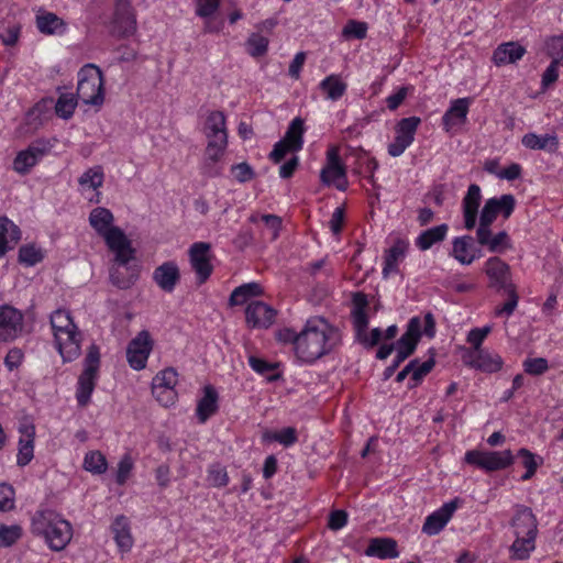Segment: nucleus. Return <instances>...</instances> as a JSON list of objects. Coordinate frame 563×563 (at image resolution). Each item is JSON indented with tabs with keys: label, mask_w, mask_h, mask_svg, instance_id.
<instances>
[{
	"label": "nucleus",
	"mask_w": 563,
	"mask_h": 563,
	"mask_svg": "<svg viewBox=\"0 0 563 563\" xmlns=\"http://www.w3.org/2000/svg\"><path fill=\"white\" fill-rule=\"evenodd\" d=\"M339 341L338 331L323 318L313 317L306 321L299 332L296 356L306 363H313L328 354Z\"/></svg>",
	"instance_id": "1"
},
{
	"label": "nucleus",
	"mask_w": 563,
	"mask_h": 563,
	"mask_svg": "<svg viewBox=\"0 0 563 563\" xmlns=\"http://www.w3.org/2000/svg\"><path fill=\"white\" fill-rule=\"evenodd\" d=\"M203 133L207 139V146L201 170L208 177H218L222 173L220 162L228 147V131L222 111L210 112L205 123Z\"/></svg>",
	"instance_id": "2"
},
{
	"label": "nucleus",
	"mask_w": 563,
	"mask_h": 563,
	"mask_svg": "<svg viewBox=\"0 0 563 563\" xmlns=\"http://www.w3.org/2000/svg\"><path fill=\"white\" fill-rule=\"evenodd\" d=\"M31 532L36 537H43L52 551H62L71 541L73 527L54 510H38L32 517Z\"/></svg>",
	"instance_id": "3"
},
{
	"label": "nucleus",
	"mask_w": 563,
	"mask_h": 563,
	"mask_svg": "<svg viewBox=\"0 0 563 563\" xmlns=\"http://www.w3.org/2000/svg\"><path fill=\"white\" fill-rule=\"evenodd\" d=\"M56 347L64 362H71L80 354V333L66 310L57 309L51 314Z\"/></svg>",
	"instance_id": "4"
},
{
	"label": "nucleus",
	"mask_w": 563,
	"mask_h": 563,
	"mask_svg": "<svg viewBox=\"0 0 563 563\" xmlns=\"http://www.w3.org/2000/svg\"><path fill=\"white\" fill-rule=\"evenodd\" d=\"M76 96L85 104L101 106L103 103V77L98 66L87 64L80 68Z\"/></svg>",
	"instance_id": "5"
},
{
	"label": "nucleus",
	"mask_w": 563,
	"mask_h": 563,
	"mask_svg": "<svg viewBox=\"0 0 563 563\" xmlns=\"http://www.w3.org/2000/svg\"><path fill=\"white\" fill-rule=\"evenodd\" d=\"M85 368L78 377L76 399L80 407H86L96 387L100 365L99 347L92 344L85 357Z\"/></svg>",
	"instance_id": "6"
},
{
	"label": "nucleus",
	"mask_w": 563,
	"mask_h": 563,
	"mask_svg": "<svg viewBox=\"0 0 563 563\" xmlns=\"http://www.w3.org/2000/svg\"><path fill=\"white\" fill-rule=\"evenodd\" d=\"M421 338V321L418 317L409 320L406 332L397 341V355L394 363L384 372V379L393 376L398 366L408 358L413 352Z\"/></svg>",
	"instance_id": "7"
},
{
	"label": "nucleus",
	"mask_w": 563,
	"mask_h": 563,
	"mask_svg": "<svg viewBox=\"0 0 563 563\" xmlns=\"http://www.w3.org/2000/svg\"><path fill=\"white\" fill-rule=\"evenodd\" d=\"M465 462L475 465L486 472L504 470L514 463V455L510 450L498 451H478L471 450L465 453Z\"/></svg>",
	"instance_id": "8"
},
{
	"label": "nucleus",
	"mask_w": 563,
	"mask_h": 563,
	"mask_svg": "<svg viewBox=\"0 0 563 563\" xmlns=\"http://www.w3.org/2000/svg\"><path fill=\"white\" fill-rule=\"evenodd\" d=\"M110 32L122 38L136 32V15L129 0H115Z\"/></svg>",
	"instance_id": "9"
},
{
	"label": "nucleus",
	"mask_w": 563,
	"mask_h": 563,
	"mask_svg": "<svg viewBox=\"0 0 563 563\" xmlns=\"http://www.w3.org/2000/svg\"><path fill=\"white\" fill-rule=\"evenodd\" d=\"M176 384L177 372L172 367L161 371L153 378L152 394L162 406L168 407L175 402L177 397Z\"/></svg>",
	"instance_id": "10"
},
{
	"label": "nucleus",
	"mask_w": 563,
	"mask_h": 563,
	"mask_svg": "<svg viewBox=\"0 0 563 563\" xmlns=\"http://www.w3.org/2000/svg\"><path fill=\"white\" fill-rule=\"evenodd\" d=\"M102 238L107 246L114 253L113 261L120 264H126L128 261H134L135 250L132 247L131 241L119 227H111Z\"/></svg>",
	"instance_id": "11"
},
{
	"label": "nucleus",
	"mask_w": 563,
	"mask_h": 563,
	"mask_svg": "<svg viewBox=\"0 0 563 563\" xmlns=\"http://www.w3.org/2000/svg\"><path fill=\"white\" fill-rule=\"evenodd\" d=\"M516 199L512 195L506 194L500 198H490L486 200L481 216L478 227H490L496 220L498 213L508 219L515 210Z\"/></svg>",
	"instance_id": "12"
},
{
	"label": "nucleus",
	"mask_w": 563,
	"mask_h": 563,
	"mask_svg": "<svg viewBox=\"0 0 563 563\" xmlns=\"http://www.w3.org/2000/svg\"><path fill=\"white\" fill-rule=\"evenodd\" d=\"M153 349L150 332L142 330L131 340L126 347V358L133 369L140 371L146 366L147 358Z\"/></svg>",
	"instance_id": "13"
},
{
	"label": "nucleus",
	"mask_w": 563,
	"mask_h": 563,
	"mask_svg": "<svg viewBox=\"0 0 563 563\" xmlns=\"http://www.w3.org/2000/svg\"><path fill=\"white\" fill-rule=\"evenodd\" d=\"M485 273L489 278V287L497 291H508L516 288L510 278V267L497 256L490 257L485 264Z\"/></svg>",
	"instance_id": "14"
},
{
	"label": "nucleus",
	"mask_w": 563,
	"mask_h": 563,
	"mask_svg": "<svg viewBox=\"0 0 563 563\" xmlns=\"http://www.w3.org/2000/svg\"><path fill=\"white\" fill-rule=\"evenodd\" d=\"M23 329V314L9 305L0 306V340H14Z\"/></svg>",
	"instance_id": "15"
},
{
	"label": "nucleus",
	"mask_w": 563,
	"mask_h": 563,
	"mask_svg": "<svg viewBox=\"0 0 563 563\" xmlns=\"http://www.w3.org/2000/svg\"><path fill=\"white\" fill-rule=\"evenodd\" d=\"M209 251L210 244L206 242L194 243L189 249L190 264L197 274L199 285L207 282L213 269Z\"/></svg>",
	"instance_id": "16"
},
{
	"label": "nucleus",
	"mask_w": 563,
	"mask_h": 563,
	"mask_svg": "<svg viewBox=\"0 0 563 563\" xmlns=\"http://www.w3.org/2000/svg\"><path fill=\"white\" fill-rule=\"evenodd\" d=\"M140 276V265L134 261H128L126 264H120L113 261L110 267V280L113 286L120 289L131 288Z\"/></svg>",
	"instance_id": "17"
},
{
	"label": "nucleus",
	"mask_w": 563,
	"mask_h": 563,
	"mask_svg": "<svg viewBox=\"0 0 563 563\" xmlns=\"http://www.w3.org/2000/svg\"><path fill=\"white\" fill-rule=\"evenodd\" d=\"M276 310L263 301H252L245 309L246 322L252 328L267 329L276 317Z\"/></svg>",
	"instance_id": "18"
},
{
	"label": "nucleus",
	"mask_w": 563,
	"mask_h": 563,
	"mask_svg": "<svg viewBox=\"0 0 563 563\" xmlns=\"http://www.w3.org/2000/svg\"><path fill=\"white\" fill-rule=\"evenodd\" d=\"M459 498L445 503L440 509L429 515L422 526V532L427 536L440 533L457 509Z\"/></svg>",
	"instance_id": "19"
},
{
	"label": "nucleus",
	"mask_w": 563,
	"mask_h": 563,
	"mask_svg": "<svg viewBox=\"0 0 563 563\" xmlns=\"http://www.w3.org/2000/svg\"><path fill=\"white\" fill-rule=\"evenodd\" d=\"M154 283L165 292H173L180 282V271L174 261H167L153 272Z\"/></svg>",
	"instance_id": "20"
},
{
	"label": "nucleus",
	"mask_w": 563,
	"mask_h": 563,
	"mask_svg": "<svg viewBox=\"0 0 563 563\" xmlns=\"http://www.w3.org/2000/svg\"><path fill=\"white\" fill-rule=\"evenodd\" d=\"M476 240L479 245L487 247L492 253H504L511 249L510 238L506 231H500L493 235L490 227H478L476 230Z\"/></svg>",
	"instance_id": "21"
},
{
	"label": "nucleus",
	"mask_w": 563,
	"mask_h": 563,
	"mask_svg": "<svg viewBox=\"0 0 563 563\" xmlns=\"http://www.w3.org/2000/svg\"><path fill=\"white\" fill-rule=\"evenodd\" d=\"M481 200L482 195L479 186L476 184L470 185L467 192L462 201L464 224L467 230L473 229L476 224Z\"/></svg>",
	"instance_id": "22"
},
{
	"label": "nucleus",
	"mask_w": 563,
	"mask_h": 563,
	"mask_svg": "<svg viewBox=\"0 0 563 563\" xmlns=\"http://www.w3.org/2000/svg\"><path fill=\"white\" fill-rule=\"evenodd\" d=\"M511 526L515 536H528L538 533V521L532 510L526 506H518L512 518Z\"/></svg>",
	"instance_id": "23"
},
{
	"label": "nucleus",
	"mask_w": 563,
	"mask_h": 563,
	"mask_svg": "<svg viewBox=\"0 0 563 563\" xmlns=\"http://www.w3.org/2000/svg\"><path fill=\"white\" fill-rule=\"evenodd\" d=\"M352 318L353 324L356 331L357 338H361L362 333L367 330L368 317L366 308L368 306L367 296L364 292L357 291L352 294Z\"/></svg>",
	"instance_id": "24"
},
{
	"label": "nucleus",
	"mask_w": 563,
	"mask_h": 563,
	"mask_svg": "<svg viewBox=\"0 0 563 563\" xmlns=\"http://www.w3.org/2000/svg\"><path fill=\"white\" fill-rule=\"evenodd\" d=\"M474 368L486 373H495L501 368L503 360L499 355H493L486 350L474 351L466 362Z\"/></svg>",
	"instance_id": "25"
},
{
	"label": "nucleus",
	"mask_w": 563,
	"mask_h": 563,
	"mask_svg": "<svg viewBox=\"0 0 563 563\" xmlns=\"http://www.w3.org/2000/svg\"><path fill=\"white\" fill-rule=\"evenodd\" d=\"M367 556L379 559H396L399 556L397 542L391 538H373L365 550Z\"/></svg>",
	"instance_id": "26"
},
{
	"label": "nucleus",
	"mask_w": 563,
	"mask_h": 563,
	"mask_svg": "<svg viewBox=\"0 0 563 563\" xmlns=\"http://www.w3.org/2000/svg\"><path fill=\"white\" fill-rule=\"evenodd\" d=\"M468 106L470 100L467 98H460L452 102L451 107L442 118V123L446 131H450L453 126L463 124L466 121Z\"/></svg>",
	"instance_id": "27"
},
{
	"label": "nucleus",
	"mask_w": 563,
	"mask_h": 563,
	"mask_svg": "<svg viewBox=\"0 0 563 563\" xmlns=\"http://www.w3.org/2000/svg\"><path fill=\"white\" fill-rule=\"evenodd\" d=\"M521 143L525 147L533 151H545L554 153L559 146L558 136L552 134L538 135L536 133H527L522 136Z\"/></svg>",
	"instance_id": "28"
},
{
	"label": "nucleus",
	"mask_w": 563,
	"mask_h": 563,
	"mask_svg": "<svg viewBox=\"0 0 563 563\" xmlns=\"http://www.w3.org/2000/svg\"><path fill=\"white\" fill-rule=\"evenodd\" d=\"M203 396L198 400L196 413L198 420L205 423L218 410V393L213 386L208 385L203 388Z\"/></svg>",
	"instance_id": "29"
},
{
	"label": "nucleus",
	"mask_w": 563,
	"mask_h": 563,
	"mask_svg": "<svg viewBox=\"0 0 563 563\" xmlns=\"http://www.w3.org/2000/svg\"><path fill=\"white\" fill-rule=\"evenodd\" d=\"M526 53L523 46L516 42H508L499 45L494 54L493 60L497 66L512 64L519 60Z\"/></svg>",
	"instance_id": "30"
},
{
	"label": "nucleus",
	"mask_w": 563,
	"mask_h": 563,
	"mask_svg": "<svg viewBox=\"0 0 563 563\" xmlns=\"http://www.w3.org/2000/svg\"><path fill=\"white\" fill-rule=\"evenodd\" d=\"M474 249V239L471 235L455 238L453 241L452 254L456 261L463 265H470L476 260Z\"/></svg>",
	"instance_id": "31"
},
{
	"label": "nucleus",
	"mask_w": 563,
	"mask_h": 563,
	"mask_svg": "<svg viewBox=\"0 0 563 563\" xmlns=\"http://www.w3.org/2000/svg\"><path fill=\"white\" fill-rule=\"evenodd\" d=\"M111 530L114 534V540L118 547L122 551H129L132 548L133 539L130 532L128 518L124 516H118L111 526Z\"/></svg>",
	"instance_id": "32"
},
{
	"label": "nucleus",
	"mask_w": 563,
	"mask_h": 563,
	"mask_svg": "<svg viewBox=\"0 0 563 563\" xmlns=\"http://www.w3.org/2000/svg\"><path fill=\"white\" fill-rule=\"evenodd\" d=\"M449 227L448 224H440L428 229L420 233V235L416 240V245L421 251H427L431 249L434 244L443 241L446 236Z\"/></svg>",
	"instance_id": "33"
},
{
	"label": "nucleus",
	"mask_w": 563,
	"mask_h": 563,
	"mask_svg": "<svg viewBox=\"0 0 563 563\" xmlns=\"http://www.w3.org/2000/svg\"><path fill=\"white\" fill-rule=\"evenodd\" d=\"M303 133L305 121L300 117H297L290 122L282 141L290 145L292 153L299 152L303 145Z\"/></svg>",
	"instance_id": "34"
},
{
	"label": "nucleus",
	"mask_w": 563,
	"mask_h": 563,
	"mask_svg": "<svg viewBox=\"0 0 563 563\" xmlns=\"http://www.w3.org/2000/svg\"><path fill=\"white\" fill-rule=\"evenodd\" d=\"M114 218L112 212L102 207L95 208L89 214V223L99 235L110 231Z\"/></svg>",
	"instance_id": "35"
},
{
	"label": "nucleus",
	"mask_w": 563,
	"mask_h": 563,
	"mask_svg": "<svg viewBox=\"0 0 563 563\" xmlns=\"http://www.w3.org/2000/svg\"><path fill=\"white\" fill-rule=\"evenodd\" d=\"M319 88L328 99L335 101L345 93L347 86L340 76L330 75L320 82Z\"/></svg>",
	"instance_id": "36"
},
{
	"label": "nucleus",
	"mask_w": 563,
	"mask_h": 563,
	"mask_svg": "<svg viewBox=\"0 0 563 563\" xmlns=\"http://www.w3.org/2000/svg\"><path fill=\"white\" fill-rule=\"evenodd\" d=\"M36 25L43 34H62L65 31L64 21L54 13L37 15Z\"/></svg>",
	"instance_id": "37"
},
{
	"label": "nucleus",
	"mask_w": 563,
	"mask_h": 563,
	"mask_svg": "<svg viewBox=\"0 0 563 563\" xmlns=\"http://www.w3.org/2000/svg\"><path fill=\"white\" fill-rule=\"evenodd\" d=\"M537 534L528 536H516L510 551L512 552L511 558L515 560H526L529 558L530 552L534 550V541Z\"/></svg>",
	"instance_id": "38"
},
{
	"label": "nucleus",
	"mask_w": 563,
	"mask_h": 563,
	"mask_svg": "<svg viewBox=\"0 0 563 563\" xmlns=\"http://www.w3.org/2000/svg\"><path fill=\"white\" fill-rule=\"evenodd\" d=\"M262 294V288L257 283H247L236 287L230 295V305L238 306L246 301L247 298Z\"/></svg>",
	"instance_id": "39"
},
{
	"label": "nucleus",
	"mask_w": 563,
	"mask_h": 563,
	"mask_svg": "<svg viewBox=\"0 0 563 563\" xmlns=\"http://www.w3.org/2000/svg\"><path fill=\"white\" fill-rule=\"evenodd\" d=\"M407 244L398 240L387 252L383 268V275L387 277L391 272L397 271V262L405 255Z\"/></svg>",
	"instance_id": "40"
},
{
	"label": "nucleus",
	"mask_w": 563,
	"mask_h": 563,
	"mask_svg": "<svg viewBox=\"0 0 563 563\" xmlns=\"http://www.w3.org/2000/svg\"><path fill=\"white\" fill-rule=\"evenodd\" d=\"M321 181L325 185L334 184L336 189L344 191L347 188L346 168L342 165V175L336 173L333 166H325L320 174Z\"/></svg>",
	"instance_id": "41"
},
{
	"label": "nucleus",
	"mask_w": 563,
	"mask_h": 563,
	"mask_svg": "<svg viewBox=\"0 0 563 563\" xmlns=\"http://www.w3.org/2000/svg\"><path fill=\"white\" fill-rule=\"evenodd\" d=\"M26 440H20L19 454L16 459V463L20 466L27 465L33 459V438H34V427L26 429Z\"/></svg>",
	"instance_id": "42"
},
{
	"label": "nucleus",
	"mask_w": 563,
	"mask_h": 563,
	"mask_svg": "<svg viewBox=\"0 0 563 563\" xmlns=\"http://www.w3.org/2000/svg\"><path fill=\"white\" fill-rule=\"evenodd\" d=\"M103 170L101 166H95L86 170L78 179V183L82 187H89L98 189L103 184Z\"/></svg>",
	"instance_id": "43"
},
{
	"label": "nucleus",
	"mask_w": 563,
	"mask_h": 563,
	"mask_svg": "<svg viewBox=\"0 0 563 563\" xmlns=\"http://www.w3.org/2000/svg\"><path fill=\"white\" fill-rule=\"evenodd\" d=\"M517 456L521 459L522 465L526 467V473L521 476V481L530 479L537 472V468L542 463V459L537 460L536 455L527 449H520Z\"/></svg>",
	"instance_id": "44"
},
{
	"label": "nucleus",
	"mask_w": 563,
	"mask_h": 563,
	"mask_svg": "<svg viewBox=\"0 0 563 563\" xmlns=\"http://www.w3.org/2000/svg\"><path fill=\"white\" fill-rule=\"evenodd\" d=\"M264 440L276 441L284 446H290L297 442V430L292 427H287L277 432L264 433Z\"/></svg>",
	"instance_id": "45"
},
{
	"label": "nucleus",
	"mask_w": 563,
	"mask_h": 563,
	"mask_svg": "<svg viewBox=\"0 0 563 563\" xmlns=\"http://www.w3.org/2000/svg\"><path fill=\"white\" fill-rule=\"evenodd\" d=\"M420 122L421 120L418 117L404 118L396 125V134L410 140V143H412Z\"/></svg>",
	"instance_id": "46"
},
{
	"label": "nucleus",
	"mask_w": 563,
	"mask_h": 563,
	"mask_svg": "<svg viewBox=\"0 0 563 563\" xmlns=\"http://www.w3.org/2000/svg\"><path fill=\"white\" fill-rule=\"evenodd\" d=\"M77 99L73 93H63L59 96L56 104V114L63 119H69L76 108Z\"/></svg>",
	"instance_id": "47"
},
{
	"label": "nucleus",
	"mask_w": 563,
	"mask_h": 563,
	"mask_svg": "<svg viewBox=\"0 0 563 563\" xmlns=\"http://www.w3.org/2000/svg\"><path fill=\"white\" fill-rule=\"evenodd\" d=\"M84 467L93 474H102L107 470V460L100 452H90L85 456Z\"/></svg>",
	"instance_id": "48"
},
{
	"label": "nucleus",
	"mask_w": 563,
	"mask_h": 563,
	"mask_svg": "<svg viewBox=\"0 0 563 563\" xmlns=\"http://www.w3.org/2000/svg\"><path fill=\"white\" fill-rule=\"evenodd\" d=\"M34 157L27 150L19 152L13 161V169L21 175L27 174L37 164Z\"/></svg>",
	"instance_id": "49"
},
{
	"label": "nucleus",
	"mask_w": 563,
	"mask_h": 563,
	"mask_svg": "<svg viewBox=\"0 0 563 563\" xmlns=\"http://www.w3.org/2000/svg\"><path fill=\"white\" fill-rule=\"evenodd\" d=\"M246 45L251 56L260 57L267 52L268 38L258 33H253L249 37Z\"/></svg>",
	"instance_id": "50"
},
{
	"label": "nucleus",
	"mask_w": 563,
	"mask_h": 563,
	"mask_svg": "<svg viewBox=\"0 0 563 563\" xmlns=\"http://www.w3.org/2000/svg\"><path fill=\"white\" fill-rule=\"evenodd\" d=\"M430 353L431 356L426 362L421 364L418 362V365L413 367L411 380H413L415 384L410 385V388L417 386L422 380V378L427 376L434 367L435 361L433 350H430Z\"/></svg>",
	"instance_id": "51"
},
{
	"label": "nucleus",
	"mask_w": 563,
	"mask_h": 563,
	"mask_svg": "<svg viewBox=\"0 0 563 563\" xmlns=\"http://www.w3.org/2000/svg\"><path fill=\"white\" fill-rule=\"evenodd\" d=\"M43 260V255L40 250L35 249L34 245H23L19 250V262L26 266H33Z\"/></svg>",
	"instance_id": "52"
},
{
	"label": "nucleus",
	"mask_w": 563,
	"mask_h": 563,
	"mask_svg": "<svg viewBox=\"0 0 563 563\" xmlns=\"http://www.w3.org/2000/svg\"><path fill=\"white\" fill-rule=\"evenodd\" d=\"M22 536V529L20 526H1L0 527V545L11 547Z\"/></svg>",
	"instance_id": "53"
},
{
	"label": "nucleus",
	"mask_w": 563,
	"mask_h": 563,
	"mask_svg": "<svg viewBox=\"0 0 563 563\" xmlns=\"http://www.w3.org/2000/svg\"><path fill=\"white\" fill-rule=\"evenodd\" d=\"M0 225L3 229V234L8 239V245L12 243V247L21 240V230L7 217L0 218Z\"/></svg>",
	"instance_id": "54"
},
{
	"label": "nucleus",
	"mask_w": 563,
	"mask_h": 563,
	"mask_svg": "<svg viewBox=\"0 0 563 563\" xmlns=\"http://www.w3.org/2000/svg\"><path fill=\"white\" fill-rule=\"evenodd\" d=\"M233 177L241 184L247 183L255 177V172L246 162L239 163L231 166Z\"/></svg>",
	"instance_id": "55"
},
{
	"label": "nucleus",
	"mask_w": 563,
	"mask_h": 563,
	"mask_svg": "<svg viewBox=\"0 0 563 563\" xmlns=\"http://www.w3.org/2000/svg\"><path fill=\"white\" fill-rule=\"evenodd\" d=\"M208 481L213 487H223L229 483V476L224 468L219 465L211 466L208 472Z\"/></svg>",
	"instance_id": "56"
},
{
	"label": "nucleus",
	"mask_w": 563,
	"mask_h": 563,
	"mask_svg": "<svg viewBox=\"0 0 563 563\" xmlns=\"http://www.w3.org/2000/svg\"><path fill=\"white\" fill-rule=\"evenodd\" d=\"M261 219L269 233V240L273 242L279 236L282 229V218L275 214H263Z\"/></svg>",
	"instance_id": "57"
},
{
	"label": "nucleus",
	"mask_w": 563,
	"mask_h": 563,
	"mask_svg": "<svg viewBox=\"0 0 563 563\" xmlns=\"http://www.w3.org/2000/svg\"><path fill=\"white\" fill-rule=\"evenodd\" d=\"M367 25L364 22L350 20L343 29L344 36H353L355 38H364L366 36Z\"/></svg>",
	"instance_id": "58"
},
{
	"label": "nucleus",
	"mask_w": 563,
	"mask_h": 563,
	"mask_svg": "<svg viewBox=\"0 0 563 563\" xmlns=\"http://www.w3.org/2000/svg\"><path fill=\"white\" fill-rule=\"evenodd\" d=\"M526 373L530 375H541L548 369V361L543 357L528 358L523 363Z\"/></svg>",
	"instance_id": "59"
},
{
	"label": "nucleus",
	"mask_w": 563,
	"mask_h": 563,
	"mask_svg": "<svg viewBox=\"0 0 563 563\" xmlns=\"http://www.w3.org/2000/svg\"><path fill=\"white\" fill-rule=\"evenodd\" d=\"M14 506V490L8 484H0V510L7 511Z\"/></svg>",
	"instance_id": "60"
},
{
	"label": "nucleus",
	"mask_w": 563,
	"mask_h": 563,
	"mask_svg": "<svg viewBox=\"0 0 563 563\" xmlns=\"http://www.w3.org/2000/svg\"><path fill=\"white\" fill-rule=\"evenodd\" d=\"M221 0H197L196 14L200 18L211 16L220 5Z\"/></svg>",
	"instance_id": "61"
},
{
	"label": "nucleus",
	"mask_w": 563,
	"mask_h": 563,
	"mask_svg": "<svg viewBox=\"0 0 563 563\" xmlns=\"http://www.w3.org/2000/svg\"><path fill=\"white\" fill-rule=\"evenodd\" d=\"M489 332L490 327L475 328L470 331L467 335V342L473 345L474 351L482 350L481 345Z\"/></svg>",
	"instance_id": "62"
},
{
	"label": "nucleus",
	"mask_w": 563,
	"mask_h": 563,
	"mask_svg": "<svg viewBox=\"0 0 563 563\" xmlns=\"http://www.w3.org/2000/svg\"><path fill=\"white\" fill-rule=\"evenodd\" d=\"M548 52L551 56H556L563 65V35L552 36L547 41Z\"/></svg>",
	"instance_id": "63"
},
{
	"label": "nucleus",
	"mask_w": 563,
	"mask_h": 563,
	"mask_svg": "<svg viewBox=\"0 0 563 563\" xmlns=\"http://www.w3.org/2000/svg\"><path fill=\"white\" fill-rule=\"evenodd\" d=\"M347 523V512L344 510H334L329 515L328 527L333 530H340Z\"/></svg>",
	"instance_id": "64"
}]
</instances>
